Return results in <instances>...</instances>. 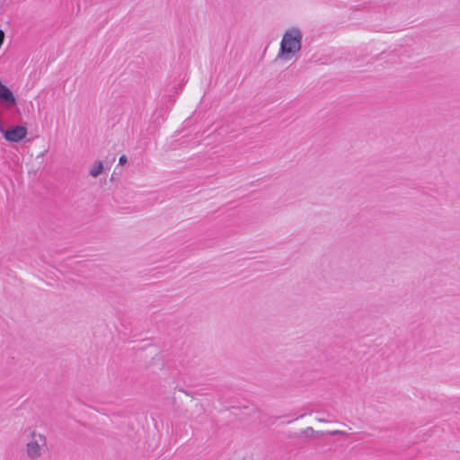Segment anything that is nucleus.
Wrapping results in <instances>:
<instances>
[{
  "label": "nucleus",
  "mask_w": 460,
  "mask_h": 460,
  "mask_svg": "<svg viewBox=\"0 0 460 460\" xmlns=\"http://www.w3.org/2000/svg\"><path fill=\"white\" fill-rule=\"evenodd\" d=\"M303 34L297 28L288 30L283 35L280 42L279 57L285 59L288 58V55H295L301 49Z\"/></svg>",
  "instance_id": "f257e3e1"
},
{
  "label": "nucleus",
  "mask_w": 460,
  "mask_h": 460,
  "mask_svg": "<svg viewBox=\"0 0 460 460\" xmlns=\"http://www.w3.org/2000/svg\"><path fill=\"white\" fill-rule=\"evenodd\" d=\"M48 449L47 438L41 434L31 433V439L26 444V454L30 459L36 460Z\"/></svg>",
  "instance_id": "f03ea898"
},
{
  "label": "nucleus",
  "mask_w": 460,
  "mask_h": 460,
  "mask_svg": "<svg viewBox=\"0 0 460 460\" xmlns=\"http://www.w3.org/2000/svg\"><path fill=\"white\" fill-rule=\"evenodd\" d=\"M27 135V128L23 126L17 125L7 128L4 132V137L7 141L19 142Z\"/></svg>",
  "instance_id": "7ed1b4c3"
},
{
  "label": "nucleus",
  "mask_w": 460,
  "mask_h": 460,
  "mask_svg": "<svg viewBox=\"0 0 460 460\" xmlns=\"http://www.w3.org/2000/svg\"><path fill=\"white\" fill-rule=\"evenodd\" d=\"M0 101L9 104L15 103V98L13 92L0 82Z\"/></svg>",
  "instance_id": "20e7f679"
},
{
  "label": "nucleus",
  "mask_w": 460,
  "mask_h": 460,
  "mask_svg": "<svg viewBox=\"0 0 460 460\" xmlns=\"http://www.w3.org/2000/svg\"><path fill=\"white\" fill-rule=\"evenodd\" d=\"M102 169H103V165H102V163L101 161H96L94 163V164L93 165V167L91 168L89 173L92 177H94L96 178L97 176H99L102 172Z\"/></svg>",
  "instance_id": "39448f33"
},
{
  "label": "nucleus",
  "mask_w": 460,
  "mask_h": 460,
  "mask_svg": "<svg viewBox=\"0 0 460 460\" xmlns=\"http://www.w3.org/2000/svg\"><path fill=\"white\" fill-rule=\"evenodd\" d=\"M119 164H126V163H127V157H126V155H121V156L119 157Z\"/></svg>",
  "instance_id": "423d86ee"
},
{
  "label": "nucleus",
  "mask_w": 460,
  "mask_h": 460,
  "mask_svg": "<svg viewBox=\"0 0 460 460\" xmlns=\"http://www.w3.org/2000/svg\"><path fill=\"white\" fill-rule=\"evenodd\" d=\"M307 431H310V432L312 433V432H314V429H313V428H307V429L304 431V433L307 434Z\"/></svg>",
  "instance_id": "0eeeda50"
}]
</instances>
